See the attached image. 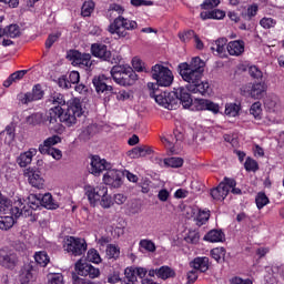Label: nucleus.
<instances>
[{
    "label": "nucleus",
    "instance_id": "nucleus-1",
    "mask_svg": "<svg viewBox=\"0 0 284 284\" xmlns=\"http://www.w3.org/2000/svg\"><path fill=\"white\" fill-rule=\"evenodd\" d=\"M151 77L156 83L149 82L148 88L151 91L150 97L155 99L159 105L166 110H176V105L182 103L183 108H187L192 103V95L185 88L180 87L172 92L159 93L160 88H170L174 83V74L170 68L163 64H155L151 68Z\"/></svg>",
    "mask_w": 284,
    "mask_h": 284
},
{
    "label": "nucleus",
    "instance_id": "nucleus-2",
    "mask_svg": "<svg viewBox=\"0 0 284 284\" xmlns=\"http://www.w3.org/2000/svg\"><path fill=\"white\" fill-rule=\"evenodd\" d=\"M203 72H205V61L199 57L192 58L190 62L179 64V74L186 83L185 92L202 97L207 94L210 82L203 81Z\"/></svg>",
    "mask_w": 284,
    "mask_h": 284
},
{
    "label": "nucleus",
    "instance_id": "nucleus-3",
    "mask_svg": "<svg viewBox=\"0 0 284 284\" xmlns=\"http://www.w3.org/2000/svg\"><path fill=\"white\" fill-rule=\"evenodd\" d=\"M136 28H139L136 21L130 20L123 16H118L108 27V32H110V34H116L119 39H125V37L130 34L129 32L136 30Z\"/></svg>",
    "mask_w": 284,
    "mask_h": 284
},
{
    "label": "nucleus",
    "instance_id": "nucleus-4",
    "mask_svg": "<svg viewBox=\"0 0 284 284\" xmlns=\"http://www.w3.org/2000/svg\"><path fill=\"white\" fill-rule=\"evenodd\" d=\"M83 116V106L81 100L74 98L69 102V106L65 112L61 110L60 123H65L69 128L77 124V119Z\"/></svg>",
    "mask_w": 284,
    "mask_h": 284
},
{
    "label": "nucleus",
    "instance_id": "nucleus-5",
    "mask_svg": "<svg viewBox=\"0 0 284 284\" xmlns=\"http://www.w3.org/2000/svg\"><path fill=\"white\" fill-rule=\"evenodd\" d=\"M91 53L95 59H100V61H106L112 64L121 63V55H112V51L103 43H93L91 45Z\"/></svg>",
    "mask_w": 284,
    "mask_h": 284
},
{
    "label": "nucleus",
    "instance_id": "nucleus-6",
    "mask_svg": "<svg viewBox=\"0 0 284 284\" xmlns=\"http://www.w3.org/2000/svg\"><path fill=\"white\" fill-rule=\"evenodd\" d=\"M29 202L26 204V200H21L20 206V216L28 219L30 216L31 221H37V210H39V205H41V196L37 197V195H30Z\"/></svg>",
    "mask_w": 284,
    "mask_h": 284
},
{
    "label": "nucleus",
    "instance_id": "nucleus-7",
    "mask_svg": "<svg viewBox=\"0 0 284 284\" xmlns=\"http://www.w3.org/2000/svg\"><path fill=\"white\" fill-rule=\"evenodd\" d=\"M21 199L18 197L13 202L8 197H1L0 200V212L4 214H11L14 219H20L21 216Z\"/></svg>",
    "mask_w": 284,
    "mask_h": 284
},
{
    "label": "nucleus",
    "instance_id": "nucleus-8",
    "mask_svg": "<svg viewBox=\"0 0 284 284\" xmlns=\"http://www.w3.org/2000/svg\"><path fill=\"white\" fill-rule=\"evenodd\" d=\"M67 59L71 61L72 65L79 68H92V55L90 53H81L77 50H70L67 53Z\"/></svg>",
    "mask_w": 284,
    "mask_h": 284
},
{
    "label": "nucleus",
    "instance_id": "nucleus-9",
    "mask_svg": "<svg viewBox=\"0 0 284 284\" xmlns=\"http://www.w3.org/2000/svg\"><path fill=\"white\" fill-rule=\"evenodd\" d=\"M65 244L67 252L73 256H81L88 251V243L83 239L70 236Z\"/></svg>",
    "mask_w": 284,
    "mask_h": 284
},
{
    "label": "nucleus",
    "instance_id": "nucleus-10",
    "mask_svg": "<svg viewBox=\"0 0 284 284\" xmlns=\"http://www.w3.org/2000/svg\"><path fill=\"white\" fill-rule=\"evenodd\" d=\"M84 192L90 205H92V207H95L97 203L101 201V196H103V194L108 192V186L103 184L98 186L85 185Z\"/></svg>",
    "mask_w": 284,
    "mask_h": 284
},
{
    "label": "nucleus",
    "instance_id": "nucleus-11",
    "mask_svg": "<svg viewBox=\"0 0 284 284\" xmlns=\"http://www.w3.org/2000/svg\"><path fill=\"white\" fill-rule=\"evenodd\" d=\"M130 67L114 65L111 69V77L119 85H132L130 82Z\"/></svg>",
    "mask_w": 284,
    "mask_h": 284
},
{
    "label": "nucleus",
    "instance_id": "nucleus-12",
    "mask_svg": "<svg viewBox=\"0 0 284 284\" xmlns=\"http://www.w3.org/2000/svg\"><path fill=\"white\" fill-rule=\"evenodd\" d=\"M90 165V172L93 176H100L103 172H108L112 169V164H110L105 159H101L99 155L91 156Z\"/></svg>",
    "mask_w": 284,
    "mask_h": 284
},
{
    "label": "nucleus",
    "instance_id": "nucleus-13",
    "mask_svg": "<svg viewBox=\"0 0 284 284\" xmlns=\"http://www.w3.org/2000/svg\"><path fill=\"white\" fill-rule=\"evenodd\" d=\"M43 94L41 84H36L31 92L18 94V101L22 103V105H28V103H32L33 101H41V99H43Z\"/></svg>",
    "mask_w": 284,
    "mask_h": 284
},
{
    "label": "nucleus",
    "instance_id": "nucleus-14",
    "mask_svg": "<svg viewBox=\"0 0 284 284\" xmlns=\"http://www.w3.org/2000/svg\"><path fill=\"white\" fill-rule=\"evenodd\" d=\"M103 181L110 187H121L123 185V171L109 169L103 175Z\"/></svg>",
    "mask_w": 284,
    "mask_h": 284
},
{
    "label": "nucleus",
    "instance_id": "nucleus-15",
    "mask_svg": "<svg viewBox=\"0 0 284 284\" xmlns=\"http://www.w3.org/2000/svg\"><path fill=\"white\" fill-rule=\"evenodd\" d=\"M75 271L79 276H89V278H99L101 271L92 264L82 263L81 260L75 263Z\"/></svg>",
    "mask_w": 284,
    "mask_h": 284
},
{
    "label": "nucleus",
    "instance_id": "nucleus-16",
    "mask_svg": "<svg viewBox=\"0 0 284 284\" xmlns=\"http://www.w3.org/2000/svg\"><path fill=\"white\" fill-rule=\"evenodd\" d=\"M184 108H192V110H197V111L209 110L214 114H219V104L205 99H199L192 102V98H191V103Z\"/></svg>",
    "mask_w": 284,
    "mask_h": 284
},
{
    "label": "nucleus",
    "instance_id": "nucleus-17",
    "mask_svg": "<svg viewBox=\"0 0 284 284\" xmlns=\"http://www.w3.org/2000/svg\"><path fill=\"white\" fill-rule=\"evenodd\" d=\"M24 176L28 178V181L32 187H37V190L43 189V183H45V180H43V176H41V171L29 168L26 170Z\"/></svg>",
    "mask_w": 284,
    "mask_h": 284
},
{
    "label": "nucleus",
    "instance_id": "nucleus-18",
    "mask_svg": "<svg viewBox=\"0 0 284 284\" xmlns=\"http://www.w3.org/2000/svg\"><path fill=\"white\" fill-rule=\"evenodd\" d=\"M37 278V270L32 264L24 265L19 274V281L21 284H31Z\"/></svg>",
    "mask_w": 284,
    "mask_h": 284
},
{
    "label": "nucleus",
    "instance_id": "nucleus-19",
    "mask_svg": "<svg viewBox=\"0 0 284 284\" xmlns=\"http://www.w3.org/2000/svg\"><path fill=\"white\" fill-rule=\"evenodd\" d=\"M0 265L8 270L14 267L17 265V254L10 251L0 250Z\"/></svg>",
    "mask_w": 284,
    "mask_h": 284
},
{
    "label": "nucleus",
    "instance_id": "nucleus-20",
    "mask_svg": "<svg viewBox=\"0 0 284 284\" xmlns=\"http://www.w3.org/2000/svg\"><path fill=\"white\" fill-rule=\"evenodd\" d=\"M92 83L98 94H101L103 92H105V94H109V92H112L113 90L112 85H108V78H105V75H99L93 78Z\"/></svg>",
    "mask_w": 284,
    "mask_h": 284
},
{
    "label": "nucleus",
    "instance_id": "nucleus-21",
    "mask_svg": "<svg viewBox=\"0 0 284 284\" xmlns=\"http://www.w3.org/2000/svg\"><path fill=\"white\" fill-rule=\"evenodd\" d=\"M37 149L31 148L28 151L20 153V155L17 158L18 165L21 168H28V165L32 163V159L37 156Z\"/></svg>",
    "mask_w": 284,
    "mask_h": 284
},
{
    "label": "nucleus",
    "instance_id": "nucleus-22",
    "mask_svg": "<svg viewBox=\"0 0 284 284\" xmlns=\"http://www.w3.org/2000/svg\"><path fill=\"white\" fill-rule=\"evenodd\" d=\"M226 49L231 57H241L245 52V42L243 40L231 41L227 43Z\"/></svg>",
    "mask_w": 284,
    "mask_h": 284
},
{
    "label": "nucleus",
    "instance_id": "nucleus-23",
    "mask_svg": "<svg viewBox=\"0 0 284 284\" xmlns=\"http://www.w3.org/2000/svg\"><path fill=\"white\" fill-rule=\"evenodd\" d=\"M126 154L128 156H130V159H143L152 154V148L148 145L135 146L132 150L128 151Z\"/></svg>",
    "mask_w": 284,
    "mask_h": 284
},
{
    "label": "nucleus",
    "instance_id": "nucleus-24",
    "mask_svg": "<svg viewBox=\"0 0 284 284\" xmlns=\"http://www.w3.org/2000/svg\"><path fill=\"white\" fill-rule=\"evenodd\" d=\"M265 90H267V85L264 81L256 82L251 85L248 94L252 99H263Z\"/></svg>",
    "mask_w": 284,
    "mask_h": 284
},
{
    "label": "nucleus",
    "instance_id": "nucleus-25",
    "mask_svg": "<svg viewBox=\"0 0 284 284\" xmlns=\"http://www.w3.org/2000/svg\"><path fill=\"white\" fill-rule=\"evenodd\" d=\"M58 143H61V136L59 135H52L43 141V144L39 145V152L40 154H48V151L53 150L52 145H57Z\"/></svg>",
    "mask_w": 284,
    "mask_h": 284
},
{
    "label": "nucleus",
    "instance_id": "nucleus-26",
    "mask_svg": "<svg viewBox=\"0 0 284 284\" xmlns=\"http://www.w3.org/2000/svg\"><path fill=\"white\" fill-rule=\"evenodd\" d=\"M61 106H52L45 116V122H49L50 125H57L59 121L61 122Z\"/></svg>",
    "mask_w": 284,
    "mask_h": 284
},
{
    "label": "nucleus",
    "instance_id": "nucleus-27",
    "mask_svg": "<svg viewBox=\"0 0 284 284\" xmlns=\"http://www.w3.org/2000/svg\"><path fill=\"white\" fill-rule=\"evenodd\" d=\"M190 266L193 270L199 272H207L210 270V258L207 257H195L191 263Z\"/></svg>",
    "mask_w": 284,
    "mask_h": 284
},
{
    "label": "nucleus",
    "instance_id": "nucleus-28",
    "mask_svg": "<svg viewBox=\"0 0 284 284\" xmlns=\"http://www.w3.org/2000/svg\"><path fill=\"white\" fill-rule=\"evenodd\" d=\"M203 240L209 243H223L225 241V233L221 230H211L204 235Z\"/></svg>",
    "mask_w": 284,
    "mask_h": 284
},
{
    "label": "nucleus",
    "instance_id": "nucleus-29",
    "mask_svg": "<svg viewBox=\"0 0 284 284\" xmlns=\"http://www.w3.org/2000/svg\"><path fill=\"white\" fill-rule=\"evenodd\" d=\"M212 52H216L220 57H225V50H227V38L217 39L211 47Z\"/></svg>",
    "mask_w": 284,
    "mask_h": 284
},
{
    "label": "nucleus",
    "instance_id": "nucleus-30",
    "mask_svg": "<svg viewBox=\"0 0 284 284\" xmlns=\"http://www.w3.org/2000/svg\"><path fill=\"white\" fill-rule=\"evenodd\" d=\"M227 194V186L224 183H220L219 186L211 190V196L214 201H225Z\"/></svg>",
    "mask_w": 284,
    "mask_h": 284
},
{
    "label": "nucleus",
    "instance_id": "nucleus-31",
    "mask_svg": "<svg viewBox=\"0 0 284 284\" xmlns=\"http://www.w3.org/2000/svg\"><path fill=\"white\" fill-rule=\"evenodd\" d=\"M28 74V70H19L9 75V78L3 82L4 88H10L12 83H18V81H21L23 77Z\"/></svg>",
    "mask_w": 284,
    "mask_h": 284
},
{
    "label": "nucleus",
    "instance_id": "nucleus-32",
    "mask_svg": "<svg viewBox=\"0 0 284 284\" xmlns=\"http://www.w3.org/2000/svg\"><path fill=\"white\" fill-rule=\"evenodd\" d=\"M200 17L203 21H206V19L221 20V19H225V11L220 9H215L211 11H202L200 13Z\"/></svg>",
    "mask_w": 284,
    "mask_h": 284
},
{
    "label": "nucleus",
    "instance_id": "nucleus-33",
    "mask_svg": "<svg viewBox=\"0 0 284 284\" xmlns=\"http://www.w3.org/2000/svg\"><path fill=\"white\" fill-rule=\"evenodd\" d=\"M40 203L43 207H47V210H57V207H59V204L54 202V199L50 193H45L43 196H40Z\"/></svg>",
    "mask_w": 284,
    "mask_h": 284
},
{
    "label": "nucleus",
    "instance_id": "nucleus-34",
    "mask_svg": "<svg viewBox=\"0 0 284 284\" xmlns=\"http://www.w3.org/2000/svg\"><path fill=\"white\" fill-rule=\"evenodd\" d=\"M174 276H176V272H174L170 266H161L158 268V278H162V281L174 278Z\"/></svg>",
    "mask_w": 284,
    "mask_h": 284
},
{
    "label": "nucleus",
    "instance_id": "nucleus-35",
    "mask_svg": "<svg viewBox=\"0 0 284 284\" xmlns=\"http://www.w3.org/2000/svg\"><path fill=\"white\" fill-rule=\"evenodd\" d=\"M27 123L29 125H41V123H45V115L41 112L33 113L27 116Z\"/></svg>",
    "mask_w": 284,
    "mask_h": 284
},
{
    "label": "nucleus",
    "instance_id": "nucleus-36",
    "mask_svg": "<svg viewBox=\"0 0 284 284\" xmlns=\"http://www.w3.org/2000/svg\"><path fill=\"white\" fill-rule=\"evenodd\" d=\"M48 104L53 105V108H61L62 105H65V99L63 98V94L54 93L49 98Z\"/></svg>",
    "mask_w": 284,
    "mask_h": 284
},
{
    "label": "nucleus",
    "instance_id": "nucleus-37",
    "mask_svg": "<svg viewBox=\"0 0 284 284\" xmlns=\"http://www.w3.org/2000/svg\"><path fill=\"white\" fill-rule=\"evenodd\" d=\"M34 261L40 267H45L50 263V256L45 251H40L34 254Z\"/></svg>",
    "mask_w": 284,
    "mask_h": 284
},
{
    "label": "nucleus",
    "instance_id": "nucleus-38",
    "mask_svg": "<svg viewBox=\"0 0 284 284\" xmlns=\"http://www.w3.org/2000/svg\"><path fill=\"white\" fill-rule=\"evenodd\" d=\"M14 215L0 216V230L8 231L14 225Z\"/></svg>",
    "mask_w": 284,
    "mask_h": 284
},
{
    "label": "nucleus",
    "instance_id": "nucleus-39",
    "mask_svg": "<svg viewBox=\"0 0 284 284\" xmlns=\"http://www.w3.org/2000/svg\"><path fill=\"white\" fill-rule=\"evenodd\" d=\"M106 258H113L116 261L121 256V248L114 244H108L105 250Z\"/></svg>",
    "mask_w": 284,
    "mask_h": 284
},
{
    "label": "nucleus",
    "instance_id": "nucleus-40",
    "mask_svg": "<svg viewBox=\"0 0 284 284\" xmlns=\"http://www.w3.org/2000/svg\"><path fill=\"white\" fill-rule=\"evenodd\" d=\"M6 37L10 39H17V37H21V29L18 24H10L6 27Z\"/></svg>",
    "mask_w": 284,
    "mask_h": 284
},
{
    "label": "nucleus",
    "instance_id": "nucleus-41",
    "mask_svg": "<svg viewBox=\"0 0 284 284\" xmlns=\"http://www.w3.org/2000/svg\"><path fill=\"white\" fill-rule=\"evenodd\" d=\"M94 130H97V126L94 125H89L85 129H83L79 135L80 141H90V139L94 136Z\"/></svg>",
    "mask_w": 284,
    "mask_h": 284
},
{
    "label": "nucleus",
    "instance_id": "nucleus-42",
    "mask_svg": "<svg viewBox=\"0 0 284 284\" xmlns=\"http://www.w3.org/2000/svg\"><path fill=\"white\" fill-rule=\"evenodd\" d=\"M196 38V32L194 30H186L179 33V39L182 41V43H190L192 39Z\"/></svg>",
    "mask_w": 284,
    "mask_h": 284
},
{
    "label": "nucleus",
    "instance_id": "nucleus-43",
    "mask_svg": "<svg viewBox=\"0 0 284 284\" xmlns=\"http://www.w3.org/2000/svg\"><path fill=\"white\" fill-rule=\"evenodd\" d=\"M100 205L104 210H110L112 205H114V202H112V196L110 194L104 193L103 195H100Z\"/></svg>",
    "mask_w": 284,
    "mask_h": 284
},
{
    "label": "nucleus",
    "instance_id": "nucleus-44",
    "mask_svg": "<svg viewBox=\"0 0 284 284\" xmlns=\"http://www.w3.org/2000/svg\"><path fill=\"white\" fill-rule=\"evenodd\" d=\"M241 106L236 103H229L225 105V114L226 116H239V112Z\"/></svg>",
    "mask_w": 284,
    "mask_h": 284
},
{
    "label": "nucleus",
    "instance_id": "nucleus-45",
    "mask_svg": "<svg viewBox=\"0 0 284 284\" xmlns=\"http://www.w3.org/2000/svg\"><path fill=\"white\" fill-rule=\"evenodd\" d=\"M87 260L90 263H95L97 265H99V263H101V255L99 254V251L90 248L87 253Z\"/></svg>",
    "mask_w": 284,
    "mask_h": 284
},
{
    "label": "nucleus",
    "instance_id": "nucleus-46",
    "mask_svg": "<svg viewBox=\"0 0 284 284\" xmlns=\"http://www.w3.org/2000/svg\"><path fill=\"white\" fill-rule=\"evenodd\" d=\"M186 243H191V245H197L199 241H201V234L197 231H190L187 236L184 237Z\"/></svg>",
    "mask_w": 284,
    "mask_h": 284
},
{
    "label": "nucleus",
    "instance_id": "nucleus-47",
    "mask_svg": "<svg viewBox=\"0 0 284 284\" xmlns=\"http://www.w3.org/2000/svg\"><path fill=\"white\" fill-rule=\"evenodd\" d=\"M244 168L246 172H258V162L252 158H246Z\"/></svg>",
    "mask_w": 284,
    "mask_h": 284
},
{
    "label": "nucleus",
    "instance_id": "nucleus-48",
    "mask_svg": "<svg viewBox=\"0 0 284 284\" xmlns=\"http://www.w3.org/2000/svg\"><path fill=\"white\" fill-rule=\"evenodd\" d=\"M255 203L258 210H263L267 203H270V199L265 193H258L255 199Z\"/></svg>",
    "mask_w": 284,
    "mask_h": 284
},
{
    "label": "nucleus",
    "instance_id": "nucleus-49",
    "mask_svg": "<svg viewBox=\"0 0 284 284\" xmlns=\"http://www.w3.org/2000/svg\"><path fill=\"white\" fill-rule=\"evenodd\" d=\"M164 165H168V168H181L183 165V159L181 158L164 159Z\"/></svg>",
    "mask_w": 284,
    "mask_h": 284
},
{
    "label": "nucleus",
    "instance_id": "nucleus-50",
    "mask_svg": "<svg viewBox=\"0 0 284 284\" xmlns=\"http://www.w3.org/2000/svg\"><path fill=\"white\" fill-rule=\"evenodd\" d=\"M94 12V2L85 1L81 8L82 17H90Z\"/></svg>",
    "mask_w": 284,
    "mask_h": 284
},
{
    "label": "nucleus",
    "instance_id": "nucleus-51",
    "mask_svg": "<svg viewBox=\"0 0 284 284\" xmlns=\"http://www.w3.org/2000/svg\"><path fill=\"white\" fill-rule=\"evenodd\" d=\"M139 245L146 252H156V244L152 240H141Z\"/></svg>",
    "mask_w": 284,
    "mask_h": 284
},
{
    "label": "nucleus",
    "instance_id": "nucleus-52",
    "mask_svg": "<svg viewBox=\"0 0 284 284\" xmlns=\"http://www.w3.org/2000/svg\"><path fill=\"white\" fill-rule=\"evenodd\" d=\"M210 221V212L207 211H200L196 216V225L201 227V225H205Z\"/></svg>",
    "mask_w": 284,
    "mask_h": 284
},
{
    "label": "nucleus",
    "instance_id": "nucleus-53",
    "mask_svg": "<svg viewBox=\"0 0 284 284\" xmlns=\"http://www.w3.org/2000/svg\"><path fill=\"white\" fill-rule=\"evenodd\" d=\"M248 74L252 79H256L260 82L263 81V71H261L256 65L250 67Z\"/></svg>",
    "mask_w": 284,
    "mask_h": 284
},
{
    "label": "nucleus",
    "instance_id": "nucleus-54",
    "mask_svg": "<svg viewBox=\"0 0 284 284\" xmlns=\"http://www.w3.org/2000/svg\"><path fill=\"white\" fill-rule=\"evenodd\" d=\"M211 256H212V258H214V261H216L219 263V261H221V258H223L225 256V248L215 247V248L211 250Z\"/></svg>",
    "mask_w": 284,
    "mask_h": 284
},
{
    "label": "nucleus",
    "instance_id": "nucleus-55",
    "mask_svg": "<svg viewBox=\"0 0 284 284\" xmlns=\"http://www.w3.org/2000/svg\"><path fill=\"white\" fill-rule=\"evenodd\" d=\"M260 26L264 28V30H270V28H275L276 20L273 18H262L260 21Z\"/></svg>",
    "mask_w": 284,
    "mask_h": 284
},
{
    "label": "nucleus",
    "instance_id": "nucleus-56",
    "mask_svg": "<svg viewBox=\"0 0 284 284\" xmlns=\"http://www.w3.org/2000/svg\"><path fill=\"white\" fill-rule=\"evenodd\" d=\"M261 112H263V109L261 108V102L253 103L250 109V114H252L254 119H261Z\"/></svg>",
    "mask_w": 284,
    "mask_h": 284
},
{
    "label": "nucleus",
    "instance_id": "nucleus-57",
    "mask_svg": "<svg viewBox=\"0 0 284 284\" xmlns=\"http://www.w3.org/2000/svg\"><path fill=\"white\" fill-rule=\"evenodd\" d=\"M221 3V0H204L201 4L202 10H212Z\"/></svg>",
    "mask_w": 284,
    "mask_h": 284
},
{
    "label": "nucleus",
    "instance_id": "nucleus-58",
    "mask_svg": "<svg viewBox=\"0 0 284 284\" xmlns=\"http://www.w3.org/2000/svg\"><path fill=\"white\" fill-rule=\"evenodd\" d=\"M59 37H61V33H53L48 37V39L45 41L47 50H50V48H52V45H54V43H57V41H59Z\"/></svg>",
    "mask_w": 284,
    "mask_h": 284
},
{
    "label": "nucleus",
    "instance_id": "nucleus-59",
    "mask_svg": "<svg viewBox=\"0 0 284 284\" xmlns=\"http://www.w3.org/2000/svg\"><path fill=\"white\" fill-rule=\"evenodd\" d=\"M49 284H64L63 275L61 273L51 274L49 277Z\"/></svg>",
    "mask_w": 284,
    "mask_h": 284
},
{
    "label": "nucleus",
    "instance_id": "nucleus-60",
    "mask_svg": "<svg viewBox=\"0 0 284 284\" xmlns=\"http://www.w3.org/2000/svg\"><path fill=\"white\" fill-rule=\"evenodd\" d=\"M132 65L136 72H143L145 68V63H143V61L139 58H133Z\"/></svg>",
    "mask_w": 284,
    "mask_h": 284
},
{
    "label": "nucleus",
    "instance_id": "nucleus-61",
    "mask_svg": "<svg viewBox=\"0 0 284 284\" xmlns=\"http://www.w3.org/2000/svg\"><path fill=\"white\" fill-rule=\"evenodd\" d=\"M80 80H81V75L79 74L78 71L70 72L68 81L71 85H77V83H79Z\"/></svg>",
    "mask_w": 284,
    "mask_h": 284
},
{
    "label": "nucleus",
    "instance_id": "nucleus-62",
    "mask_svg": "<svg viewBox=\"0 0 284 284\" xmlns=\"http://www.w3.org/2000/svg\"><path fill=\"white\" fill-rule=\"evenodd\" d=\"M124 280L126 281H131L132 283H134L136 281V271L132 270V268H126L124 271Z\"/></svg>",
    "mask_w": 284,
    "mask_h": 284
},
{
    "label": "nucleus",
    "instance_id": "nucleus-63",
    "mask_svg": "<svg viewBox=\"0 0 284 284\" xmlns=\"http://www.w3.org/2000/svg\"><path fill=\"white\" fill-rule=\"evenodd\" d=\"M221 183H223L225 185V187L227 189V194H230V190L236 187V180H234V179L224 178V181Z\"/></svg>",
    "mask_w": 284,
    "mask_h": 284
},
{
    "label": "nucleus",
    "instance_id": "nucleus-64",
    "mask_svg": "<svg viewBox=\"0 0 284 284\" xmlns=\"http://www.w3.org/2000/svg\"><path fill=\"white\" fill-rule=\"evenodd\" d=\"M158 199L162 203H165V201H168L170 199V191H168L166 189L160 190L158 193Z\"/></svg>",
    "mask_w": 284,
    "mask_h": 284
}]
</instances>
